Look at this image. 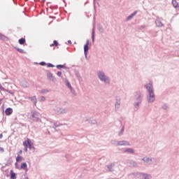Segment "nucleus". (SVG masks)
I'll use <instances>...</instances> for the list:
<instances>
[{"instance_id": "6e6d98bb", "label": "nucleus", "mask_w": 179, "mask_h": 179, "mask_svg": "<svg viewBox=\"0 0 179 179\" xmlns=\"http://www.w3.org/2000/svg\"><path fill=\"white\" fill-rule=\"evenodd\" d=\"M77 75V76H79V74H76Z\"/></svg>"}, {"instance_id": "49530a36", "label": "nucleus", "mask_w": 179, "mask_h": 179, "mask_svg": "<svg viewBox=\"0 0 179 179\" xmlns=\"http://www.w3.org/2000/svg\"><path fill=\"white\" fill-rule=\"evenodd\" d=\"M69 44H72V41L71 40L68 41Z\"/></svg>"}, {"instance_id": "58836bf2", "label": "nucleus", "mask_w": 179, "mask_h": 179, "mask_svg": "<svg viewBox=\"0 0 179 179\" xmlns=\"http://www.w3.org/2000/svg\"><path fill=\"white\" fill-rule=\"evenodd\" d=\"M39 65H41V66H45V65H47V63H45V62H41L39 63Z\"/></svg>"}, {"instance_id": "0eeeda50", "label": "nucleus", "mask_w": 179, "mask_h": 179, "mask_svg": "<svg viewBox=\"0 0 179 179\" xmlns=\"http://www.w3.org/2000/svg\"><path fill=\"white\" fill-rule=\"evenodd\" d=\"M120 107H121V98L120 96H116L115 102V110L118 111L120 110Z\"/></svg>"}, {"instance_id": "9b49d317", "label": "nucleus", "mask_w": 179, "mask_h": 179, "mask_svg": "<svg viewBox=\"0 0 179 179\" xmlns=\"http://www.w3.org/2000/svg\"><path fill=\"white\" fill-rule=\"evenodd\" d=\"M23 143L24 146L26 147L27 148H28L29 149H30V150H31V149H34V146L31 145L30 141L26 140L25 141H24Z\"/></svg>"}, {"instance_id": "7ed1b4c3", "label": "nucleus", "mask_w": 179, "mask_h": 179, "mask_svg": "<svg viewBox=\"0 0 179 179\" xmlns=\"http://www.w3.org/2000/svg\"><path fill=\"white\" fill-rule=\"evenodd\" d=\"M31 120H33L34 122H41V119L40 118V113L38 111H31Z\"/></svg>"}, {"instance_id": "1a4fd4ad", "label": "nucleus", "mask_w": 179, "mask_h": 179, "mask_svg": "<svg viewBox=\"0 0 179 179\" xmlns=\"http://www.w3.org/2000/svg\"><path fill=\"white\" fill-rule=\"evenodd\" d=\"M89 43L90 41L87 39L86 41V43L84 45V54L85 55V58H87V54L89 52Z\"/></svg>"}, {"instance_id": "c9c22d12", "label": "nucleus", "mask_w": 179, "mask_h": 179, "mask_svg": "<svg viewBox=\"0 0 179 179\" xmlns=\"http://www.w3.org/2000/svg\"><path fill=\"white\" fill-rule=\"evenodd\" d=\"M47 66L48 68H54V66H55L54 64H51V63H48Z\"/></svg>"}, {"instance_id": "603ef678", "label": "nucleus", "mask_w": 179, "mask_h": 179, "mask_svg": "<svg viewBox=\"0 0 179 179\" xmlns=\"http://www.w3.org/2000/svg\"><path fill=\"white\" fill-rule=\"evenodd\" d=\"M24 87H27V84H26V85L24 86Z\"/></svg>"}, {"instance_id": "dca6fc26", "label": "nucleus", "mask_w": 179, "mask_h": 179, "mask_svg": "<svg viewBox=\"0 0 179 179\" xmlns=\"http://www.w3.org/2000/svg\"><path fill=\"white\" fill-rule=\"evenodd\" d=\"M62 79L69 89H72V85H71V83L69 82V80H68L66 78H62Z\"/></svg>"}, {"instance_id": "39448f33", "label": "nucleus", "mask_w": 179, "mask_h": 179, "mask_svg": "<svg viewBox=\"0 0 179 179\" xmlns=\"http://www.w3.org/2000/svg\"><path fill=\"white\" fill-rule=\"evenodd\" d=\"M144 87L146 89L148 93H155V90H153V83L150 81V83L145 84Z\"/></svg>"}, {"instance_id": "412c9836", "label": "nucleus", "mask_w": 179, "mask_h": 179, "mask_svg": "<svg viewBox=\"0 0 179 179\" xmlns=\"http://www.w3.org/2000/svg\"><path fill=\"white\" fill-rule=\"evenodd\" d=\"M13 113V109L12 108H7L5 110L6 115H10Z\"/></svg>"}, {"instance_id": "09e8293b", "label": "nucleus", "mask_w": 179, "mask_h": 179, "mask_svg": "<svg viewBox=\"0 0 179 179\" xmlns=\"http://www.w3.org/2000/svg\"><path fill=\"white\" fill-rule=\"evenodd\" d=\"M0 150H1V152H3V148L2 147H1Z\"/></svg>"}, {"instance_id": "b1692460", "label": "nucleus", "mask_w": 179, "mask_h": 179, "mask_svg": "<svg viewBox=\"0 0 179 179\" xmlns=\"http://www.w3.org/2000/svg\"><path fill=\"white\" fill-rule=\"evenodd\" d=\"M0 40H2L3 41H8V37L0 33Z\"/></svg>"}, {"instance_id": "473e14b6", "label": "nucleus", "mask_w": 179, "mask_h": 179, "mask_svg": "<svg viewBox=\"0 0 179 179\" xmlns=\"http://www.w3.org/2000/svg\"><path fill=\"white\" fill-rule=\"evenodd\" d=\"M17 51H18V52H20L21 54H24L26 52H24V50L23 49L21 48H16Z\"/></svg>"}, {"instance_id": "6ab92c4d", "label": "nucleus", "mask_w": 179, "mask_h": 179, "mask_svg": "<svg viewBox=\"0 0 179 179\" xmlns=\"http://www.w3.org/2000/svg\"><path fill=\"white\" fill-rule=\"evenodd\" d=\"M155 24H156L157 27H164V24H163V22L162 21H160V20H156Z\"/></svg>"}, {"instance_id": "37998d69", "label": "nucleus", "mask_w": 179, "mask_h": 179, "mask_svg": "<svg viewBox=\"0 0 179 179\" xmlns=\"http://www.w3.org/2000/svg\"><path fill=\"white\" fill-rule=\"evenodd\" d=\"M0 89L1 90H2L3 92H5V88L2 86V85L0 84Z\"/></svg>"}, {"instance_id": "f704fd0d", "label": "nucleus", "mask_w": 179, "mask_h": 179, "mask_svg": "<svg viewBox=\"0 0 179 179\" xmlns=\"http://www.w3.org/2000/svg\"><path fill=\"white\" fill-rule=\"evenodd\" d=\"M92 42L94 43V28L92 29Z\"/></svg>"}, {"instance_id": "9d476101", "label": "nucleus", "mask_w": 179, "mask_h": 179, "mask_svg": "<svg viewBox=\"0 0 179 179\" xmlns=\"http://www.w3.org/2000/svg\"><path fill=\"white\" fill-rule=\"evenodd\" d=\"M117 146H131V143L128 141H119Z\"/></svg>"}, {"instance_id": "79ce46f5", "label": "nucleus", "mask_w": 179, "mask_h": 179, "mask_svg": "<svg viewBox=\"0 0 179 179\" xmlns=\"http://www.w3.org/2000/svg\"><path fill=\"white\" fill-rule=\"evenodd\" d=\"M53 44L55 45V47H57L58 45V41H54Z\"/></svg>"}, {"instance_id": "3c124183", "label": "nucleus", "mask_w": 179, "mask_h": 179, "mask_svg": "<svg viewBox=\"0 0 179 179\" xmlns=\"http://www.w3.org/2000/svg\"><path fill=\"white\" fill-rule=\"evenodd\" d=\"M24 179H29V177L25 176Z\"/></svg>"}, {"instance_id": "f03ea898", "label": "nucleus", "mask_w": 179, "mask_h": 179, "mask_svg": "<svg viewBox=\"0 0 179 179\" xmlns=\"http://www.w3.org/2000/svg\"><path fill=\"white\" fill-rule=\"evenodd\" d=\"M96 75L100 82L104 83L105 85H110L111 83V80H110V77L106 74L103 70H99L96 72Z\"/></svg>"}, {"instance_id": "ea45409f", "label": "nucleus", "mask_w": 179, "mask_h": 179, "mask_svg": "<svg viewBox=\"0 0 179 179\" xmlns=\"http://www.w3.org/2000/svg\"><path fill=\"white\" fill-rule=\"evenodd\" d=\"M40 101H45V96H41Z\"/></svg>"}, {"instance_id": "4468645a", "label": "nucleus", "mask_w": 179, "mask_h": 179, "mask_svg": "<svg viewBox=\"0 0 179 179\" xmlns=\"http://www.w3.org/2000/svg\"><path fill=\"white\" fill-rule=\"evenodd\" d=\"M115 166V164L114 163L107 165L106 169V171H110V173H113V171H114Z\"/></svg>"}, {"instance_id": "f3484780", "label": "nucleus", "mask_w": 179, "mask_h": 179, "mask_svg": "<svg viewBox=\"0 0 179 179\" xmlns=\"http://www.w3.org/2000/svg\"><path fill=\"white\" fill-rule=\"evenodd\" d=\"M130 167H138V163L134 160H129L127 162Z\"/></svg>"}, {"instance_id": "393cba45", "label": "nucleus", "mask_w": 179, "mask_h": 179, "mask_svg": "<svg viewBox=\"0 0 179 179\" xmlns=\"http://www.w3.org/2000/svg\"><path fill=\"white\" fill-rule=\"evenodd\" d=\"M61 126H62V124L59 123V122H57L54 123L52 128H54V129H57V128H58V127H61Z\"/></svg>"}, {"instance_id": "8fccbe9b", "label": "nucleus", "mask_w": 179, "mask_h": 179, "mask_svg": "<svg viewBox=\"0 0 179 179\" xmlns=\"http://www.w3.org/2000/svg\"><path fill=\"white\" fill-rule=\"evenodd\" d=\"M15 164L16 169H17V162H16Z\"/></svg>"}, {"instance_id": "e433bc0d", "label": "nucleus", "mask_w": 179, "mask_h": 179, "mask_svg": "<svg viewBox=\"0 0 179 179\" xmlns=\"http://www.w3.org/2000/svg\"><path fill=\"white\" fill-rule=\"evenodd\" d=\"M70 90H71V93L72 94H74V96H76V92L75 91V90H73V89L71 87V89H70Z\"/></svg>"}, {"instance_id": "5fc2aeb1", "label": "nucleus", "mask_w": 179, "mask_h": 179, "mask_svg": "<svg viewBox=\"0 0 179 179\" xmlns=\"http://www.w3.org/2000/svg\"><path fill=\"white\" fill-rule=\"evenodd\" d=\"M20 153H22V150L20 151Z\"/></svg>"}, {"instance_id": "20e7f679", "label": "nucleus", "mask_w": 179, "mask_h": 179, "mask_svg": "<svg viewBox=\"0 0 179 179\" xmlns=\"http://www.w3.org/2000/svg\"><path fill=\"white\" fill-rule=\"evenodd\" d=\"M156 100V95L155 94V92H151L147 94V101L148 103H155Z\"/></svg>"}, {"instance_id": "a211bd4d", "label": "nucleus", "mask_w": 179, "mask_h": 179, "mask_svg": "<svg viewBox=\"0 0 179 179\" xmlns=\"http://www.w3.org/2000/svg\"><path fill=\"white\" fill-rule=\"evenodd\" d=\"M20 169L22 170H24L26 172L29 171V169L27 168V164L26 162H22L21 164Z\"/></svg>"}, {"instance_id": "864d4df0", "label": "nucleus", "mask_w": 179, "mask_h": 179, "mask_svg": "<svg viewBox=\"0 0 179 179\" xmlns=\"http://www.w3.org/2000/svg\"><path fill=\"white\" fill-rule=\"evenodd\" d=\"M25 151L27 152V148L25 149Z\"/></svg>"}, {"instance_id": "cd10ccee", "label": "nucleus", "mask_w": 179, "mask_h": 179, "mask_svg": "<svg viewBox=\"0 0 179 179\" xmlns=\"http://www.w3.org/2000/svg\"><path fill=\"white\" fill-rule=\"evenodd\" d=\"M41 94H47V93H50V90L48 89H43L40 91Z\"/></svg>"}, {"instance_id": "a878e982", "label": "nucleus", "mask_w": 179, "mask_h": 179, "mask_svg": "<svg viewBox=\"0 0 179 179\" xmlns=\"http://www.w3.org/2000/svg\"><path fill=\"white\" fill-rule=\"evenodd\" d=\"M124 131H125V126H122V129H120L118 136H122L124 135Z\"/></svg>"}, {"instance_id": "a18cd8bd", "label": "nucleus", "mask_w": 179, "mask_h": 179, "mask_svg": "<svg viewBox=\"0 0 179 179\" xmlns=\"http://www.w3.org/2000/svg\"><path fill=\"white\" fill-rule=\"evenodd\" d=\"M2 138H3V134H0V139H2Z\"/></svg>"}, {"instance_id": "423d86ee", "label": "nucleus", "mask_w": 179, "mask_h": 179, "mask_svg": "<svg viewBox=\"0 0 179 179\" xmlns=\"http://www.w3.org/2000/svg\"><path fill=\"white\" fill-rule=\"evenodd\" d=\"M143 162H144L145 166H152L153 164V159L152 157H144L142 158Z\"/></svg>"}, {"instance_id": "a19ab883", "label": "nucleus", "mask_w": 179, "mask_h": 179, "mask_svg": "<svg viewBox=\"0 0 179 179\" xmlns=\"http://www.w3.org/2000/svg\"><path fill=\"white\" fill-rule=\"evenodd\" d=\"M162 108H163V110H167L168 106H167L166 104H164V105L162 106Z\"/></svg>"}, {"instance_id": "c03bdc74", "label": "nucleus", "mask_w": 179, "mask_h": 179, "mask_svg": "<svg viewBox=\"0 0 179 179\" xmlns=\"http://www.w3.org/2000/svg\"><path fill=\"white\" fill-rule=\"evenodd\" d=\"M97 122H96V120H93L92 122H91V124H96Z\"/></svg>"}, {"instance_id": "4be33fe9", "label": "nucleus", "mask_w": 179, "mask_h": 179, "mask_svg": "<svg viewBox=\"0 0 179 179\" xmlns=\"http://www.w3.org/2000/svg\"><path fill=\"white\" fill-rule=\"evenodd\" d=\"M29 99L34 103V106L37 104V97H36V96H31Z\"/></svg>"}, {"instance_id": "7c9ffc66", "label": "nucleus", "mask_w": 179, "mask_h": 179, "mask_svg": "<svg viewBox=\"0 0 179 179\" xmlns=\"http://www.w3.org/2000/svg\"><path fill=\"white\" fill-rule=\"evenodd\" d=\"M22 159H23V157H22V156L18 155L17 157H16L17 163H18V162H22Z\"/></svg>"}, {"instance_id": "f257e3e1", "label": "nucleus", "mask_w": 179, "mask_h": 179, "mask_svg": "<svg viewBox=\"0 0 179 179\" xmlns=\"http://www.w3.org/2000/svg\"><path fill=\"white\" fill-rule=\"evenodd\" d=\"M142 101H143V94H142V92L136 91L134 94L133 103L136 110H139V107L142 104Z\"/></svg>"}, {"instance_id": "4c0bfd02", "label": "nucleus", "mask_w": 179, "mask_h": 179, "mask_svg": "<svg viewBox=\"0 0 179 179\" xmlns=\"http://www.w3.org/2000/svg\"><path fill=\"white\" fill-rule=\"evenodd\" d=\"M57 76H59V78H64L62 77V71H58L57 73Z\"/></svg>"}, {"instance_id": "ddd939ff", "label": "nucleus", "mask_w": 179, "mask_h": 179, "mask_svg": "<svg viewBox=\"0 0 179 179\" xmlns=\"http://www.w3.org/2000/svg\"><path fill=\"white\" fill-rule=\"evenodd\" d=\"M66 113H68V108H57V114H65Z\"/></svg>"}, {"instance_id": "2eb2a0df", "label": "nucleus", "mask_w": 179, "mask_h": 179, "mask_svg": "<svg viewBox=\"0 0 179 179\" xmlns=\"http://www.w3.org/2000/svg\"><path fill=\"white\" fill-rule=\"evenodd\" d=\"M137 13H138V11L136 10L133 13H131L130 15L127 16L126 18V22H129V20L134 18V16H136Z\"/></svg>"}, {"instance_id": "2f4dec72", "label": "nucleus", "mask_w": 179, "mask_h": 179, "mask_svg": "<svg viewBox=\"0 0 179 179\" xmlns=\"http://www.w3.org/2000/svg\"><path fill=\"white\" fill-rule=\"evenodd\" d=\"M110 143H112L113 145H114L115 146H118V141H117L116 140H112L110 141Z\"/></svg>"}, {"instance_id": "bb28decb", "label": "nucleus", "mask_w": 179, "mask_h": 179, "mask_svg": "<svg viewBox=\"0 0 179 179\" xmlns=\"http://www.w3.org/2000/svg\"><path fill=\"white\" fill-rule=\"evenodd\" d=\"M18 43L21 45H23V44H24L26 43V39L24 38H21L19 39Z\"/></svg>"}, {"instance_id": "aec40b11", "label": "nucleus", "mask_w": 179, "mask_h": 179, "mask_svg": "<svg viewBox=\"0 0 179 179\" xmlns=\"http://www.w3.org/2000/svg\"><path fill=\"white\" fill-rule=\"evenodd\" d=\"M47 76L48 78V79H50V80H52V82L55 81V78L54 77V76L52 75V73L51 72H48L47 73Z\"/></svg>"}, {"instance_id": "de8ad7c7", "label": "nucleus", "mask_w": 179, "mask_h": 179, "mask_svg": "<svg viewBox=\"0 0 179 179\" xmlns=\"http://www.w3.org/2000/svg\"><path fill=\"white\" fill-rule=\"evenodd\" d=\"M50 47H55V45H54V43H52V44H50Z\"/></svg>"}, {"instance_id": "6e6552de", "label": "nucleus", "mask_w": 179, "mask_h": 179, "mask_svg": "<svg viewBox=\"0 0 179 179\" xmlns=\"http://www.w3.org/2000/svg\"><path fill=\"white\" fill-rule=\"evenodd\" d=\"M138 177L140 179H152V175L145 173H139Z\"/></svg>"}, {"instance_id": "f8f14e48", "label": "nucleus", "mask_w": 179, "mask_h": 179, "mask_svg": "<svg viewBox=\"0 0 179 179\" xmlns=\"http://www.w3.org/2000/svg\"><path fill=\"white\" fill-rule=\"evenodd\" d=\"M123 153H129L130 155H135V150L132 148L123 149Z\"/></svg>"}, {"instance_id": "c85d7f7f", "label": "nucleus", "mask_w": 179, "mask_h": 179, "mask_svg": "<svg viewBox=\"0 0 179 179\" xmlns=\"http://www.w3.org/2000/svg\"><path fill=\"white\" fill-rule=\"evenodd\" d=\"M10 179H16V173L13 171H10Z\"/></svg>"}, {"instance_id": "c756f323", "label": "nucleus", "mask_w": 179, "mask_h": 179, "mask_svg": "<svg viewBox=\"0 0 179 179\" xmlns=\"http://www.w3.org/2000/svg\"><path fill=\"white\" fill-rule=\"evenodd\" d=\"M56 68L61 70V69H65L66 67L64 64H57L56 66Z\"/></svg>"}, {"instance_id": "5701e85b", "label": "nucleus", "mask_w": 179, "mask_h": 179, "mask_svg": "<svg viewBox=\"0 0 179 179\" xmlns=\"http://www.w3.org/2000/svg\"><path fill=\"white\" fill-rule=\"evenodd\" d=\"M172 5L173 7L176 8V9H177V8H179V4L178 2H177V0H172Z\"/></svg>"}, {"instance_id": "72a5a7b5", "label": "nucleus", "mask_w": 179, "mask_h": 179, "mask_svg": "<svg viewBox=\"0 0 179 179\" xmlns=\"http://www.w3.org/2000/svg\"><path fill=\"white\" fill-rule=\"evenodd\" d=\"M98 30H99L101 33H104V29H103V27L101 26H99Z\"/></svg>"}]
</instances>
